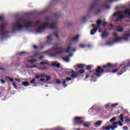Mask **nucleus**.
Wrapping results in <instances>:
<instances>
[{
    "instance_id": "obj_1",
    "label": "nucleus",
    "mask_w": 130,
    "mask_h": 130,
    "mask_svg": "<svg viewBox=\"0 0 130 130\" xmlns=\"http://www.w3.org/2000/svg\"><path fill=\"white\" fill-rule=\"evenodd\" d=\"M41 21L37 20L35 25L33 21H26L23 19H18L16 23L12 25V31L15 32L16 31H21L23 28L25 29H29V28H35L38 25H40ZM32 25H34L32 26Z\"/></svg>"
},
{
    "instance_id": "obj_2",
    "label": "nucleus",
    "mask_w": 130,
    "mask_h": 130,
    "mask_svg": "<svg viewBox=\"0 0 130 130\" xmlns=\"http://www.w3.org/2000/svg\"><path fill=\"white\" fill-rule=\"evenodd\" d=\"M116 68V64H112L111 63H108L107 64L103 65V68L101 66H98L95 71H90L89 74H91L93 76H96L98 78L101 77V75L99 74H104V73H108L110 69H114Z\"/></svg>"
},
{
    "instance_id": "obj_3",
    "label": "nucleus",
    "mask_w": 130,
    "mask_h": 130,
    "mask_svg": "<svg viewBox=\"0 0 130 130\" xmlns=\"http://www.w3.org/2000/svg\"><path fill=\"white\" fill-rule=\"evenodd\" d=\"M101 24H103V27H105V26L107 25V22H106V21L102 22L101 20H97L96 21L97 25L95 27H93V28L91 29L90 31V34L91 35H95V33L97 32V30L100 28V25H101Z\"/></svg>"
},
{
    "instance_id": "obj_4",
    "label": "nucleus",
    "mask_w": 130,
    "mask_h": 130,
    "mask_svg": "<svg viewBox=\"0 0 130 130\" xmlns=\"http://www.w3.org/2000/svg\"><path fill=\"white\" fill-rule=\"evenodd\" d=\"M120 67H121V71L118 73L119 76L122 75L123 73H125L127 68H130V60L123 62L122 64H120Z\"/></svg>"
},
{
    "instance_id": "obj_5",
    "label": "nucleus",
    "mask_w": 130,
    "mask_h": 130,
    "mask_svg": "<svg viewBox=\"0 0 130 130\" xmlns=\"http://www.w3.org/2000/svg\"><path fill=\"white\" fill-rule=\"evenodd\" d=\"M0 21H4V16H0ZM7 26V23H3L1 25L0 24V34L1 35H5V34H7V31L5 29Z\"/></svg>"
},
{
    "instance_id": "obj_6",
    "label": "nucleus",
    "mask_w": 130,
    "mask_h": 130,
    "mask_svg": "<svg viewBox=\"0 0 130 130\" xmlns=\"http://www.w3.org/2000/svg\"><path fill=\"white\" fill-rule=\"evenodd\" d=\"M122 14L124 15V11H118L117 13L113 14V16H114V17L118 16V17L115 20L116 22L119 21L121 19H124V16Z\"/></svg>"
},
{
    "instance_id": "obj_7",
    "label": "nucleus",
    "mask_w": 130,
    "mask_h": 130,
    "mask_svg": "<svg viewBox=\"0 0 130 130\" xmlns=\"http://www.w3.org/2000/svg\"><path fill=\"white\" fill-rule=\"evenodd\" d=\"M72 48H71L70 46H68L67 50H61L60 51H56L55 53H53L52 54H51V56H56L57 54H61L63 53H66L67 52V53H69L70 52V50H71Z\"/></svg>"
},
{
    "instance_id": "obj_8",
    "label": "nucleus",
    "mask_w": 130,
    "mask_h": 130,
    "mask_svg": "<svg viewBox=\"0 0 130 130\" xmlns=\"http://www.w3.org/2000/svg\"><path fill=\"white\" fill-rule=\"evenodd\" d=\"M113 125H108L107 126L104 127V130H114L116 129L118 127V122H112Z\"/></svg>"
},
{
    "instance_id": "obj_9",
    "label": "nucleus",
    "mask_w": 130,
    "mask_h": 130,
    "mask_svg": "<svg viewBox=\"0 0 130 130\" xmlns=\"http://www.w3.org/2000/svg\"><path fill=\"white\" fill-rule=\"evenodd\" d=\"M75 125H83V120H82V117H76L75 118L74 120Z\"/></svg>"
},
{
    "instance_id": "obj_10",
    "label": "nucleus",
    "mask_w": 130,
    "mask_h": 130,
    "mask_svg": "<svg viewBox=\"0 0 130 130\" xmlns=\"http://www.w3.org/2000/svg\"><path fill=\"white\" fill-rule=\"evenodd\" d=\"M48 26V23H47V22H45L42 26H40L38 28V29L37 30V32L38 33H41L43 30H44V29H45L46 28H47Z\"/></svg>"
},
{
    "instance_id": "obj_11",
    "label": "nucleus",
    "mask_w": 130,
    "mask_h": 130,
    "mask_svg": "<svg viewBox=\"0 0 130 130\" xmlns=\"http://www.w3.org/2000/svg\"><path fill=\"white\" fill-rule=\"evenodd\" d=\"M48 26H47V28L50 29H55L56 28V23H52L51 24L48 23Z\"/></svg>"
},
{
    "instance_id": "obj_12",
    "label": "nucleus",
    "mask_w": 130,
    "mask_h": 130,
    "mask_svg": "<svg viewBox=\"0 0 130 130\" xmlns=\"http://www.w3.org/2000/svg\"><path fill=\"white\" fill-rule=\"evenodd\" d=\"M113 35L116 39L114 40V42H118L119 41H121V39L120 38H117V34L116 33H113Z\"/></svg>"
},
{
    "instance_id": "obj_13",
    "label": "nucleus",
    "mask_w": 130,
    "mask_h": 130,
    "mask_svg": "<svg viewBox=\"0 0 130 130\" xmlns=\"http://www.w3.org/2000/svg\"><path fill=\"white\" fill-rule=\"evenodd\" d=\"M99 2V0H96L95 2L91 5V7L90 9L88 10V12H90V13L92 12V11L95 9V7L97 6V2Z\"/></svg>"
},
{
    "instance_id": "obj_14",
    "label": "nucleus",
    "mask_w": 130,
    "mask_h": 130,
    "mask_svg": "<svg viewBox=\"0 0 130 130\" xmlns=\"http://www.w3.org/2000/svg\"><path fill=\"white\" fill-rule=\"evenodd\" d=\"M109 35V32L106 30H104L102 34V38H107Z\"/></svg>"
},
{
    "instance_id": "obj_15",
    "label": "nucleus",
    "mask_w": 130,
    "mask_h": 130,
    "mask_svg": "<svg viewBox=\"0 0 130 130\" xmlns=\"http://www.w3.org/2000/svg\"><path fill=\"white\" fill-rule=\"evenodd\" d=\"M103 122V121L102 120L98 121L93 124V126H94L95 127H99V126H100V125L102 124Z\"/></svg>"
},
{
    "instance_id": "obj_16",
    "label": "nucleus",
    "mask_w": 130,
    "mask_h": 130,
    "mask_svg": "<svg viewBox=\"0 0 130 130\" xmlns=\"http://www.w3.org/2000/svg\"><path fill=\"white\" fill-rule=\"evenodd\" d=\"M60 49V47L57 46H55L51 48V51H57V50H59Z\"/></svg>"
},
{
    "instance_id": "obj_17",
    "label": "nucleus",
    "mask_w": 130,
    "mask_h": 130,
    "mask_svg": "<svg viewBox=\"0 0 130 130\" xmlns=\"http://www.w3.org/2000/svg\"><path fill=\"white\" fill-rule=\"evenodd\" d=\"M79 37H80L79 35H77L76 37H73L71 38V41H78V40L79 39Z\"/></svg>"
},
{
    "instance_id": "obj_18",
    "label": "nucleus",
    "mask_w": 130,
    "mask_h": 130,
    "mask_svg": "<svg viewBox=\"0 0 130 130\" xmlns=\"http://www.w3.org/2000/svg\"><path fill=\"white\" fill-rule=\"evenodd\" d=\"M124 15H129V16L126 17H129V18H130V9H127L125 11H124Z\"/></svg>"
},
{
    "instance_id": "obj_19",
    "label": "nucleus",
    "mask_w": 130,
    "mask_h": 130,
    "mask_svg": "<svg viewBox=\"0 0 130 130\" xmlns=\"http://www.w3.org/2000/svg\"><path fill=\"white\" fill-rule=\"evenodd\" d=\"M128 38H129V34H126L123 37L121 38L122 39H124L125 40H128Z\"/></svg>"
},
{
    "instance_id": "obj_20",
    "label": "nucleus",
    "mask_w": 130,
    "mask_h": 130,
    "mask_svg": "<svg viewBox=\"0 0 130 130\" xmlns=\"http://www.w3.org/2000/svg\"><path fill=\"white\" fill-rule=\"evenodd\" d=\"M82 124L83 125L85 126V127H88V126H90V125H91V123H90L89 122H84L83 121Z\"/></svg>"
},
{
    "instance_id": "obj_21",
    "label": "nucleus",
    "mask_w": 130,
    "mask_h": 130,
    "mask_svg": "<svg viewBox=\"0 0 130 130\" xmlns=\"http://www.w3.org/2000/svg\"><path fill=\"white\" fill-rule=\"evenodd\" d=\"M51 66L52 67H54L55 68H60V63H53L51 64Z\"/></svg>"
},
{
    "instance_id": "obj_22",
    "label": "nucleus",
    "mask_w": 130,
    "mask_h": 130,
    "mask_svg": "<svg viewBox=\"0 0 130 130\" xmlns=\"http://www.w3.org/2000/svg\"><path fill=\"white\" fill-rule=\"evenodd\" d=\"M85 64H77V68L78 69H83L84 67H85Z\"/></svg>"
},
{
    "instance_id": "obj_23",
    "label": "nucleus",
    "mask_w": 130,
    "mask_h": 130,
    "mask_svg": "<svg viewBox=\"0 0 130 130\" xmlns=\"http://www.w3.org/2000/svg\"><path fill=\"white\" fill-rule=\"evenodd\" d=\"M78 77V73H74L72 75H71V78L73 79H76Z\"/></svg>"
},
{
    "instance_id": "obj_24",
    "label": "nucleus",
    "mask_w": 130,
    "mask_h": 130,
    "mask_svg": "<svg viewBox=\"0 0 130 130\" xmlns=\"http://www.w3.org/2000/svg\"><path fill=\"white\" fill-rule=\"evenodd\" d=\"M28 62H30V63H34L35 62H37V60L36 59H34V60H28Z\"/></svg>"
},
{
    "instance_id": "obj_25",
    "label": "nucleus",
    "mask_w": 130,
    "mask_h": 130,
    "mask_svg": "<svg viewBox=\"0 0 130 130\" xmlns=\"http://www.w3.org/2000/svg\"><path fill=\"white\" fill-rule=\"evenodd\" d=\"M50 80H51V77L50 76H47L46 77V81L48 82V81H50Z\"/></svg>"
},
{
    "instance_id": "obj_26",
    "label": "nucleus",
    "mask_w": 130,
    "mask_h": 130,
    "mask_svg": "<svg viewBox=\"0 0 130 130\" xmlns=\"http://www.w3.org/2000/svg\"><path fill=\"white\" fill-rule=\"evenodd\" d=\"M120 120H121L122 122H123V114H121L120 115Z\"/></svg>"
},
{
    "instance_id": "obj_27",
    "label": "nucleus",
    "mask_w": 130,
    "mask_h": 130,
    "mask_svg": "<svg viewBox=\"0 0 130 130\" xmlns=\"http://www.w3.org/2000/svg\"><path fill=\"white\" fill-rule=\"evenodd\" d=\"M22 85L23 86H28V85H29V82H23L22 83Z\"/></svg>"
},
{
    "instance_id": "obj_28",
    "label": "nucleus",
    "mask_w": 130,
    "mask_h": 130,
    "mask_svg": "<svg viewBox=\"0 0 130 130\" xmlns=\"http://www.w3.org/2000/svg\"><path fill=\"white\" fill-rule=\"evenodd\" d=\"M117 32H119L120 33H122L123 32V28L122 27L117 29Z\"/></svg>"
},
{
    "instance_id": "obj_29",
    "label": "nucleus",
    "mask_w": 130,
    "mask_h": 130,
    "mask_svg": "<svg viewBox=\"0 0 130 130\" xmlns=\"http://www.w3.org/2000/svg\"><path fill=\"white\" fill-rule=\"evenodd\" d=\"M115 120H116V117H114L110 120V122H113V121H115Z\"/></svg>"
},
{
    "instance_id": "obj_30",
    "label": "nucleus",
    "mask_w": 130,
    "mask_h": 130,
    "mask_svg": "<svg viewBox=\"0 0 130 130\" xmlns=\"http://www.w3.org/2000/svg\"><path fill=\"white\" fill-rule=\"evenodd\" d=\"M92 67L91 65H88L86 67V71H90L91 70Z\"/></svg>"
},
{
    "instance_id": "obj_31",
    "label": "nucleus",
    "mask_w": 130,
    "mask_h": 130,
    "mask_svg": "<svg viewBox=\"0 0 130 130\" xmlns=\"http://www.w3.org/2000/svg\"><path fill=\"white\" fill-rule=\"evenodd\" d=\"M63 60L65 61H70V58L69 57H65L63 58Z\"/></svg>"
},
{
    "instance_id": "obj_32",
    "label": "nucleus",
    "mask_w": 130,
    "mask_h": 130,
    "mask_svg": "<svg viewBox=\"0 0 130 130\" xmlns=\"http://www.w3.org/2000/svg\"><path fill=\"white\" fill-rule=\"evenodd\" d=\"M78 73H79V74H84V73H85V69L79 70Z\"/></svg>"
},
{
    "instance_id": "obj_33",
    "label": "nucleus",
    "mask_w": 130,
    "mask_h": 130,
    "mask_svg": "<svg viewBox=\"0 0 130 130\" xmlns=\"http://www.w3.org/2000/svg\"><path fill=\"white\" fill-rule=\"evenodd\" d=\"M5 79H9V81H10V82H13V81H14V79H13V78H10V77H9V76H6V77H5Z\"/></svg>"
},
{
    "instance_id": "obj_34",
    "label": "nucleus",
    "mask_w": 130,
    "mask_h": 130,
    "mask_svg": "<svg viewBox=\"0 0 130 130\" xmlns=\"http://www.w3.org/2000/svg\"><path fill=\"white\" fill-rule=\"evenodd\" d=\"M118 106V103H115V104L112 105L111 107H113L114 108H115V107H116V106Z\"/></svg>"
},
{
    "instance_id": "obj_35",
    "label": "nucleus",
    "mask_w": 130,
    "mask_h": 130,
    "mask_svg": "<svg viewBox=\"0 0 130 130\" xmlns=\"http://www.w3.org/2000/svg\"><path fill=\"white\" fill-rule=\"evenodd\" d=\"M87 46V45H86L85 44H81L80 45V47H81V48H84V47H86Z\"/></svg>"
},
{
    "instance_id": "obj_36",
    "label": "nucleus",
    "mask_w": 130,
    "mask_h": 130,
    "mask_svg": "<svg viewBox=\"0 0 130 130\" xmlns=\"http://www.w3.org/2000/svg\"><path fill=\"white\" fill-rule=\"evenodd\" d=\"M27 68L28 69H33L34 68H37V66L36 65H33L32 66H27Z\"/></svg>"
},
{
    "instance_id": "obj_37",
    "label": "nucleus",
    "mask_w": 130,
    "mask_h": 130,
    "mask_svg": "<svg viewBox=\"0 0 130 130\" xmlns=\"http://www.w3.org/2000/svg\"><path fill=\"white\" fill-rule=\"evenodd\" d=\"M100 12H101V9H99L97 10L96 12H94V15H97V14H99V13H100Z\"/></svg>"
},
{
    "instance_id": "obj_38",
    "label": "nucleus",
    "mask_w": 130,
    "mask_h": 130,
    "mask_svg": "<svg viewBox=\"0 0 130 130\" xmlns=\"http://www.w3.org/2000/svg\"><path fill=\"white\" fill-rule=\"evenodd\" d=\"M41 78H46V74H42L40 75Z\"/></svg>"
},
{
    "instance_id": "obj_39",
    "label": "nucleus",
    "mask_w": 130,
    "mask_h": 130,
    "mask_svg": "<svg viewBox=\"0 0 130 130\" xmlns=\"http://www.w3.org/2000/svg\"><path fill=\"white\" fill-rule=\"evenodd\" d=\"M125 122H129V119H128V118H127V117H125Z\"/></svg>"
},
{
    "instance_id": "obj_40",
    "label": "nucleus",
    "mask_w": 130,
    "mask_h": 130,
    "mask_svg": "<svg viewBox=\"0 0 130 130\" xmlns=\"http://www.w3.org/2000/svg\"><path fill=\"white\" fill-rule=\"evenodd\" d=\"M36 81L35 78H33L32 80L30 81V83H31V84H34V82H35Z\"/></svg>"
},
{
    "instance_id": "obj_41",
    "label": "nucleus",
    "mask_w": 130,
    "mask_h": 130,
    "mask_svg": "<svg viewBox=\"0 0 130 130\" xmlns=\"http://www.w3.org/2000/svg\"><path fill=\"white\" fill-rule=\"evenodd\" d=\"M0 81H1V84H6V81H5L4 80L1 79Z\"/></svg>"
},
{
    "instance_id": "obj_42",
    "label": "nucleus",
    "mask_w": 130,
    "mask_h": 130,
    "mask_svg": "<svg viewBox=\"0 0 130 130\" xmlns=\"http://www.w3.org/2000/svg\"><path fill=\"white\" fill-rule=\"evenodd\" d=\"M12 85L16 89H17V84H16V83L15 82H13Z\"/></svg>"
},
{
    "instance_id": "obj_43",
    "label": "nucleus",
    "mask_w": 130,
    "mask_h": 130,
    "mask_svg": "<svg viewBox=\"0 0 130 130\" xmlns=\"http://www.w3.org/2000/svg\"><path fill=\"white\" fill-rule=\"evenodd\" d=\"M40 64H48V63H47L46 62H44V61H43V62H41L40 63Z\"/></svg>"
},
{
    "instance_id": "obj_44",
    "label": "nucleus",
    "mask_w": 130,
    "mask_h": 130,
    "mask_svg": "<svg viewBox=\"0 0 130 130\" xmlns=\"http://www.w3.org/2000/svg\"><path fill=\"white\" fill-rule=\"evenodd\" d=\"M123 129H124V130H128V127H127V126H124L123 127Z\"/></svg>"
},
{
    "instance_id": "obj_45",
    "label": "nucleus",
    "mask_w": 130,
    "mask_h": 130,
    "mask_svg": "<svg viewBox=\"0 0 130 130\" xmlns=\"http://www.w3.org/2000/svg\"><path fill=\"white\" fill-rule=\"evenodd\" d=\"M109 106H110V105L109 104H106V105H105V108H106V109H107V108H109Z\"/></svg>"
},
{
    "instance_id": "obj_46",
    "label": "nucleus",
    "mask_w": 130,
    "mask_h": 130,
    "mask_svg": "<svg viewBox=\"0 0 130 130\" xmlns=\"http://www.w3.org/2000/svg\"><path fill=\"white\" fill-rule=\"evenodd\" d=\"M47 40L50 41L51 40V36H48L47 38Z\"/></svg>"
},
{
    "instance_id": "obj_47",
    "label": "nucleus",
    "mask_w": 130,
    "mask_h": 130,
    "mask_svg": "<svg viewBox=\"0 0 130 130\" xmlns=\"http://www.w3.org/2000/svg\"><path fill=\"white\" fill-rule=\"evenodd\" d=\"M117 71H118L117 69H115L113 71L111 72V73L114 74V73H117Z\"/></svg>"
},
{
    "instance_id": "obj_48",
    "label": "nucleus",
    "mask_w": 130,
    "mask_h": 130,
    "mask_svg": "<svg viewBox=\"0 0 130 130\" xmlns=\"http://www.w3.org/2000/svg\"><path fill=\"white\" fill-rule=\"evenodd\" d=\"M119 124V125H120V126H122V125H123V124H122V122H121V121H119L118 123V124Z\"/></svg>"
},
{
    "instance_id": "obj_49",
    "label": "nucleus",
    "mask_w": 130,
    "mask_h": 130,
    "mask_svg": "<svg viewBox=\"0 0 130 130\" xmlns=\"http://www.w3.org/2000/svg\"><path fill=\"white\" fill-rule=\"evenodd\" d=\"M55 16L56 17V18H58L59 17H60V14H55Z\"/></svg>"
},
{
    "instance_id": "obj_50",
    "label": "nucleus",
    "mask_w": 130,
    "mask_h": 130,
    "mask_svg": "<svg viewBox=\"0 0 130 130\" xmlns=\"http://www.w3.org/2000/svg\"><path fill=\"white\" fill-rule=\"evenodd\" d=\"M58 33L57 32H56L54 33V35L57 38H58Z\"/></svg>"
},
{
    "instance_id": "obj_51",
    "label": "nucleus",
    "mask_w": 130,
    "mask_h": 130,
    "mask_svg": "<svg viewBox=\"0 0 130 130\" xmlns=\"http://www.w3.org/2000/svg\"><path fill=\"white\" fill-rule=\"evenodd\" d=\"M89 77H90V75H89V74H87L85 76V80H87V79H88Z\"/></svg>"
},
{
    "instance_id": "obj_52",
    "label": "nucleus",
    "mask_w": 130,
    "mask_h": 130,
    "mask_svg": "<svg viewBox=\"0 0 130 130\" xmlns=\"http://www.w3.org/2000/svg\"><path fill=\"white\" fill-rule=\"evenodd\" d=\"M66 80V81H72V78H69V77H67V78H66V79H65Z\"/></svg>"
},
{
    "instance_id": "obj_53",
    "label": "nucleus",
    "mask_w": 130,
    "mask_h": 130,
    "mask_svg": "<svg viewBox=\"0 0 130 130\" xmlns=\"http://www.w3.org/2000/svg\"><path fill=\"white\" fill-rule=\"evenodd\" d=\"M40 78H41L40 75L36 76L35 77V79H40Z\"/></svg>"
},
{
    "instance_id": "obj_54",
    "label": "nucleus",
    "mask_w": 130,
    "mask_h": 130,
    "mask_svg": "<svg viewBox=\"0 0 130 130\" xmlns=\"http://www.w3.org/2000/svg\"><path fill=\"white\" fill-rule=\"evenodd\" d=\"M40 82H42V83H43V82H44L45 81V79L44 78H41L40 79Z\"/></svg>"
},
{
    "instance_id": "obj_55",
    "label": "nucleus",
    "mask_w": 130,
    "mask_h": 130,
    "mask_svg": "<svg viewBox=\"0 0 130 130\" xmlns=\"http://www.w3.org/2000/svg\"><path fill=\"white\" fill-rule=\"evenodd\" d=\"M48 68L46 67H43V71H46Z\"/></svg>"
},
{
    "instance_id": "obj_56",
    "label": "nucleus",
    "mask_w": 130,
    "mask_h": 130,
    "mask_svg": "<svg viewBox=\"0 0 130 130\" xmlns=\"http://www.w3.org/2000/svg\"><path fill=\"white\" fill-rule=\"evenodd\" d=\"M62 84H63V85H64V84H67V80H64L62 82Z\"/></svg>"
},
{
    "instance_id": "obj_57",
    "label": "nucleus",
    "mask_w": 130,
    "mask_h": 130,
    "mask_svg": "<svg viewBox=\"0 0 130 130\" xmlns=\"http://www.w3.org/2000/svg\"><path fill=\"white\" fill-rule=\"evenodd\" d=\"M26 52H19V54H25Z\"/></svg>"
},
{
    "instance_id": "obj_58",
    "label": "nucleus",
    "mask_w": 130,
    "mask_h": 130,
    "mask_svg": "<svg viewBox=\"0 0 130 130\" xmlns=\"http://www.w3.org/2000/svg\"><path fill=\"white\" fill-rule=\"evenodd\" d=\"M33 47L35 49H37V48H38V47L37 46H36V45H34Z\"/></svg>"
},
{
    "instance_id": "obj_59",
    "label": "nucleus",
    "mask_w": 130,
    "mask_h": 130,
    "mask_svg": "<svg viewBox=\"0 0 130 130\" xmlns=\"http://www.w3.org/2000/svg\"><path fill=\"white\" fill-rule=\"evenodd\" d=\"M44 58V56H41L39 57L40 59H42V58Z\"/></svg>"
},
{
    "instance_id": "obj_60",
    "label": "nucleus",
    "mask_w": 130,
    "mask_h": 130,
    "mask_svg": "<svg viewBox=\"0 0 130 130\" xmlns=\"http://www.w3.org/2000/svg\"><path fill=\"white\" fill-rule=\"evenodd\" d=\"M71 74H76V72H75V71L74 70H72L71 71Z\"/></svg>"
},
{
    "instance_id": "obj_61",
    "label": "nucleus",
    "mask_w": 130,
    "mask_h": 130,
    "mask_svg": "<svg viewBox=\"0 0 130 130\" xmlns=\"http://www.w3.org/2000/svg\"><path fill=\"white\" fill-rule=\"evenodd\" d=\"M118 0H109V2H116Z\"/></svg>"
},
{
    "instance_id": "obj_62",
    "label": "nucleus",
    "mask_w": 130,
    "mask_h": 130,
    "mask_svg": "<svg viewBox=\"0 0 130 130\" xmlns=\"http://www.w3.org/2000/svg\"><path fill=\"white\" fill-rule=\"evenodd\" d=\"M56 83H57V84H60L61 82H60V80H57V81H56Z\"/></svg>"
},
{
    "instance_id": "obj_63",
    "label": "nucleus",
    "mask_w": 130,
    "mask_h": 130,
    "mask_svg": "<svg viewBox=\"0 0 130 130\" xmlns=\"http://www.w3.org/2000/svg\"><path fill=\"white\" fill-rule=\"evenodd\" d=\"M39 70H40V71H43V67H39Z\"/></svg>"
},
{
    "instance_id": "obj_64",
    "label": "nucleus",
    "mask_w": 130,
    "mask_h": 130,
    "mask_svg": "<svg viewBox=\"0 0 130 130\" xmlns=\"http://www.w3.org/2000/svg\"><path fill=\"white\" fill-rule=\"evenodd\" d=\"M83 21H84V22H85V21H86V17H84V18H83Z\"/></svg>"
}]
</instances>
